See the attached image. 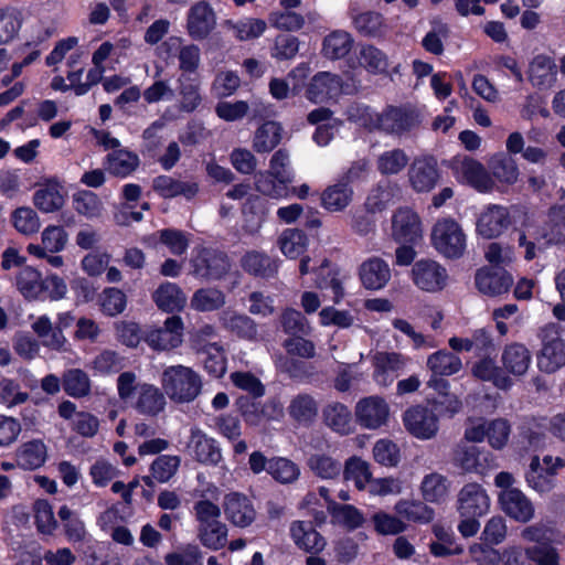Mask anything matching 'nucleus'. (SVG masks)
<instances>
[{
  "mask_svg": "<svg viewBox=\"0 0 565 565\" xmlns=\"http://www.w3.org/2000/svg\"><path fill=\"white\" fill-rule=\"evenodd\" d=\"M520 537L526 543V554L531 565H559L561 555L557 548L563 540L559 533L543 522L524 526Z\"/></svg>",
  "mask_w": 565,
  "mask_h": 565,
  "instance_id": "1",
  "label": "nucleus"
},
{
  "mask_svg": "<svg viewBox=\"0 0 565 565\" xmlns=\"http://www.w3.org/2000/svg\"><path fill=\"white\" fill-rule=\"evenodd\" d=\"M161 384L169 398L178 403L193 401L202 386L199 374L183 365L167 367L162 373Z\"/></svg>",
  "mask_w": 565,
  "mask_h": 565,
  "instance_id": "2",
  "label": "nucleus"
},
{
  "mask_svg": "<svg viewBox=\"0 0 565 565\" xmlns=\"http://www.w3.org/2000/svg\"><path fill=\"white\" fill-rule=\"evenodd\" d=\"M431 245L445 258H461L467 249L468 237L462 226L451 217L438 220L431 230Z\"/></svg>",
  "mask_w": 565,
  "mask_h": 565,
  "instance_id": "3",
  "label": "nucleus"
},
{
  "mask_svg": "<svg viewBox=\"0 0 565 565\" xmlns=\"http://www.w3.org/2000/svg\"><path fill=\"white\" fill-rule=\"evenodd\" d=\"M542 348L537 353V366L545 373H553L565 365V341L561 338L559 327L547 323L539 333Z\"/></svg>",
  "mask_w": 565,
  "mask_h": 565,
  "instance_id": "4",
  "label": "nucleus"
},
{
  "mask_svg": "<svg viewBox=\"0 0 565 565\" xmlns=\"http://www.w3.org/2000/svg\"><path fill=\"white\" fill-rule=\"evenodd\" d=\"M565 467V460L561 457L544 456L542 461L537 456L531 459L529 470L525 472V481L530 488L539 493L550 492L555 487L557 471Z\"/></svg>",
  "mask_w": 565,
  "mask_h": 565,
  "instance_id": "5",
  "label": "nucleus"
},
{
  "mask_svg": "<svg viewBox=\"0 0 565 565\" xmlns=\"http://www.w3.org/2000/svg\"><path fill=\"white\" fill-rule=\"evenodd\" d=\"M418 125L419 118L415 110L390 107L382 114H376L375 120L370 128L379 129L392 136H403Z\"/></svg>",
  "mask_w": 565,
  "mask_h": 565,
  "instance_id": "6",
  "label": "nucleus"
},
{
  "mask_svg": "<svg viewBox=\"0 0 565 565\" xmlns=\"http://www.w3.org/2000/svg\"><path fill=\"white\" fill-rule=\"evenodd\" d=\"M231 263L226 254L204 248L191 259V274L204 280H218L230 270Z\"/></svg>",
  "mask_w": 565,
  "mask_h": 565,
  "instance_id": "7",
  "label": "nucleus"
},
{
  "mask_svg": "<svg viewBox=\"0 0 565 565\" xmlns=\"http://www.w3.org/2000/svg\"><path fill=\"white\" fill-rule=\"evenodd\" d=\"M406 430L417 439L434 438L439 430V420L433 408L416 405L407 408L403 414Z\"/></svg>",
  "mask_w": 565,
  "mask_h": 565,
  "instance_id": "8",
  "label": "nucleus"
},
{
  "mask_svg": "<svg viewBox=\"0 0 565 565\" xmlns=\"http://www.w3.org/2000/svg\"><path fill=\"white\" fill-rule=\"evenodd\" d=\"M411 277L417 288L427 292L443 290L449 278L447 269L433 259L417 260L412 267Z\"/></svg>",
  "mask_w": 565,
  "mask_h": 565,
  "instance_id": "9",
  "label": "nucleus"
},
{
  "mask_svg": "<svg viewBox=\"0 0 565 565\" xmlns=\"http://www.w3.org/2000/svg\"><path fill=\"white\" fill-rule=\"evenodd\" d=\"M373 380L381 387H388L409 363V358L399 352L379 351L372 359Z\"/></svg>",
  "mask_w": 565,
  "mask_h": 565,
  "instance_id": "10",
  "label": "nucleus"
},
{
  "mask_svg": "<svg viewBox=\"0 0 565 565\" xmlns=\"http://www.w3.org/2000/svg\"><path fill=\"white\" fill-rule=\"evenodd\" d=\"M456 178L479 192H489L493 189V180L479 161L470 157L456 158L452 162Z\"/></svg>",
  "mask_w": 565,
  "mask_h": 565,
  "instance_id": "11",
  "label": "nucleus"
},
{
  "mask_svg": "<svg viewBox=\"0 0 565 565\" xmlns=\"http://www.w3.org/2000/svg\"><path fill=\"white\" fill-rule=\"evenodd\" d=\"M354 415L360 426L377 429L387 423L390 406L381 396H367L356 403Z\"/></svg>",
  "mask_w": 565,
  "mask_h": 565,
  "instance_id": "12",
  "label": "nucleus"
},
{
  "mask_svg": "<svg viewBox=\"0 0 565 565\" xmlns=\"http://www.w3.org/2000/svg\"><path fill=\"white\" fill-rule=\"evenodd\" d=\"M407 177L409 185L415 192H430L440 178L437 161L427 156L415 158L409 164Z\"/></svg>",
  "mask_w": 565,
  "mask_h": 565,
  "instance_id": "13",
  "label": "nucleus"
},
{
  "mask_svg": "<svg viewBox=\"0 0 565 565\" xmlns=\"http://www.w3.org/2000/svg\"><path fill=\"white\" fill-rule=\"evenodd\" d=\"M489 508L490 498L481 484L467 483L458 492L457 511L460 516H482Z\"/></svg>",
  "mask_w": 565,
  "mask_h": 565,
  "instance_id": "14",
  "label": "nucleus"
},
{
  "mask_svg": "<svg viewBox=\"0 0 565 565\" xmlns=\"http://www.w3.org/2000/svg\"><path fill=\"white\" fill-rule=\"evenodd\" d=\"M426 365L433 373L428 386L436 390L447 388L448 382L437 376H451L462 369L461 359L447 350H439L427 358Z\"/></svg>",
  "mask_w": 565,
  "mask_h": 565,
  "instance_id": "15",
  "label": "nucleus"
},
{
  "mask_svg": "<svg viewBox=\"0 0 565 565\" xmlns=\"http://www.w3.org/2000/svg\"><path fill=\"white\" fill-rule=\"evenodd\" d=\"M183 329L181 317L172 316L164 321L162 327L150 330L145 340L154 350H171L182 343Z\"/></svg>",
  "mask_w": 565,
  "mask_h": 565,
  "instance_id": "16",
  "label": "nucleus"
},
{
  "mask_svg": "<svg viewBox=\"0 0 565 565\" xmlns=\"http://www.w3.org/2000/svg\"><path fill=\"white\" fill-rule=\"evenodd\" d=\"M501 510L516 522L527 523L535 514L532 501L520 490H502L498 497Z\"/></svg>",
  "mask_w": 565,
  "mask_h": 565,
  "instance_id": "17",
  "label": "nucleus"
},
{
  "mask_svg": "<svg viewBox=\"0 0 565 565\" xmlns=\"http://www.w3.org/2000/svg\"><path fill=\"white\" fill-rule=\"evenodd\" d=\"M188 449L193 458L204 465L216 466L222 460L217 441L196 426L190 429Z\"/></svg>",
  "mask_w": 565,
  "mask_h": 565,
  "instance_id": "18",
  "label": "nucleus"
},
{
  "mask_svg": "<svg viewBox=\"0 0 565 565\" xmlns=\"http://www.w3.org/2000/svg\"><path fill=\"white\" fill-rule=\"evenodd\" d=\"M216 15L213 8L205 1L193 4L186 19V30L194 40H204L214 30Z\"/></svg>",
  "mask_w": 565,
  "mask_h": 565,
  "instance_id": "19",
  "label": "nucleus"
},
{
  "mask_svg": "<svg viewBox=\"0 0 565 565\" xmlns=\"http://www.w3.org/2000/svg\"><path fill=\"white\" fill-rule=\"evenodd\" d=\"M359 278L362 286L367 290L383 289L392 277L390 265L382 258L372 256L359 266Z\"/></svg>",
  "mask_w": 565,
  "mask_h": 565,
  "instance_id": "20",
  "label": "nucleus"
},
{
  "mask_svg": "<svg viewBox=\"0 0 565 565\" xmlns=\"http://www.w3.org/2000/svg\"><path fill=\"white\" fill-rule=\"evenodd\" d=\"M510 225V215L505 207L490 205L479 215L476 232L483 238L491 239L501 235Z\"/></svg>",
  "mask_w": 565,
  "mask_h": 565,
  "instance_id": "21",
  "label": "nucleus"
},
{
  "mask_svg": "<svg viewBox=\"0 0 565 565\" xmlns=\"http://www.w3.org/2000/svg\"><path fill=\"white\" fill-rule=\"evenodd\" d=\"M423 230L418 215L408 207L398 209L392 217V235L402 243H415L422 237Z\"/></svg>",
  "mask_w": 565,
  "mask_h": 565,
  "instance_id": "22",
  "label": "nucleus"
},
{
  "mask_svg": "<svg viewBox=\"0 0 565 565\" xmlns=\"http://www.w3.org/2000/svg\"><path fill=\"white\" fill-rule=\"evenodd\" d=\"M223 507L226 519L235 526H249L256 518L252 501L243 493L231 492L226 494Z\"/></svg>",
  "mask_w": 565,
  "mask_h": 565,
  "instance_id": "23",
  "label": "nucleus"
},
{
  "mask_svg": "<svg viewBox=\"0 0 565 565\" xmlns=\"http://www.w3.org/2000/svg\"><path fill=\"white\" fill-rule=\"evenodd\" d=\"M218 321L224 330L247 341H256L258 337L257 323L247 315L235 310H223Z\"/></svg>",
  "mask_w": 565,
  "mask_h": 565,
  "instance_id": "24",
  "label": "nucleus"
},
{
  "mask_svg": "<svg viewBox=\"0 0 565 565\" xmlns=\"http://www.w3.org/2000/svg\"><path fill=\"white\" fill-rule=\"evenodd\" d=\"M475 280L478 290L491 297L507 294L513 284V278L508 271L490 268L479 269Z\"/></svg>",
  "mask_w": 565,
  "mask_h": 565,
  "instance_id": "25",
  "label": "nucleus"
},
{
  "mask_svg": "<svg viewBox=\"0 0 565 565\" xmlns=\"http://www.w3.org/2000/svg\"><path fill=\"white\" fill-rule=\"evenodd\" d=\"M289 532L294 543L308 553H320L327 545L323 536L313 529L310 522L294 521Z\"/></svg>",
  "mask_w": 565,
  "mask_h": 565,
  "instance_id": "26",
  "label": "nucleus"
},
{
  "mask_svg": "<svg viewBox=\"0 0 565 565\" xmlns=\"http://www.w3.org/2000/svg\"><path fill=\"white\" fill-rule=\"evenodd\" d=\"M341 78L338 75L321 72L312 77L307 88V97L313 103H322L337 97L341 93Z\"/></svg>",
  "mask_w": 565,
  "mask_h": 565,
  "instance_id": "27",
  "label": "nucleus"
},
{
  "mask_svg": "<svg viewBox=\"0 0 565 565\" xmlns=\"http://www.w3.org/2000/svg\"><path fill=\"white\" fill-rule=\"evenodd\" d=\"M527 76L531 84L539 89L551 88L556 82L557 66L552 57L540 54L531 61Z\"/></svg>",
  "mask_w": 565,
  "mask_h": 565,
  "instance_id": "28",
  "label": "nucleus"
},
{
  "mask_svg": "<svg viewBox=\"0 0 565 565\" xmlns=\"http://www.w3.org/2000/svg\"><path fill=\"white\" fill-rule=\"evenodd\" d=\"M152 189L164 199L182 195L191 200L199 192V185L192 181H182L170 175H158L152 181Z\"/></svg>",
  "mask_w": 565,
  "mask_h": 565,
  "instance_id": "29",
  "label": "nucleus"
},
{
  "mask_svg": "<svg viewBox=\"0 0 565 565\" xmlns=\"http://www.w3.org/2000/svg\"><path fill=\"white\" fill-rule=\"evenodd\" d=\"M42 244H29L30 255L38 258L46 257V253L55 254L64 249L67 243V233L61 226L50 225L41 234Z\"/></svg>",
  "mask_w": 565,
  "mask_h": 565,
  "instance_id": "30",
  "label": "nucleus"
},
{
  "mask_svg": "<svg viewBox=\"0 0 565 565\" xmlns=\"http://www.w3.org/2000/svg\"><path fill=\"white\" fill-rule=\"evenodd\" d=\"M166 404V397L157 386L142 383L132 406L142 415L157 416L164 409Z\"/></svg>",
  "mask_w": 565,
  "mask_h": 565,
  "instance_id": "31",
  "label": "nucleus"
},
{
  "mask_svg": "<svg viewBox=\"0 0 565 565\" xmlns=\"http://www.w3.org/2000/svg\"><path fill=\"white\" fill-rule=\"evenodd\" d=\"M531 361V352L521 343H511L507 345L501 355V362L504 371L514 376L524 375L530 367Z\"/></svg>",
  "mask_w": 565,
  "mask_h": 565,
  "instance_id": "32",
  "label": "nucleus"
},
{
  "mask_svg": "<svg viewBox=\"0 0 565 565\" xmlns=\"http://www.w3.org/2000/svg\"><path fill=\"white\" fill-rule=\"evenodd\" d=\"M157 307L166 312L181 311L186 303V296L174 282L166 281L152 294Z\"/></svg>",
  "mask_w": 565,
  "mask_h": 565,
  "instance_id": "33",
  "label": "nucleus"
},
{
  "mask_svg": "<svg viewBox=\"0 0 565 565\" xmlns=\"http://www.w3.org/2000/svg\"><path fill=\"white\" fill-rule=\"evenodd\" d=\"M315 285L319 289L330 290L332 300L338 303L343 297V276L335 268H332L328 259H323L315 270Z\"/></svg>",
  "mask_w": 565,
  "mask_h": 565,
  "instance_id": "34",
  "label": "nucleus"
},
{
  "mask_svg": "<svg viewBox=\"0 0 565 565\" xmlns=\"http://www.w3.org/2000/svg\"><path fill=\"white\" fill-rule=\"evenodd\" d=\"M409 164V156L402 148H390L375 158V168L383 177L397 175Z\"/></svg>",
  "mask_w": 565,
  "mask_h": 565,
  "instance_id": "35",
  "label": "nucleus"
},
{
  "mask_svg": "<svg viewBox=\"0 0 565 565\" xmlns=\"http://www.w3.org/2000/svg\"><path fill=\"white\" fill-rule=\"evenodd\" d=\"M450 481L438 472L426 475L420 482V494L425 502L441 504L449 495Z\"/></svg>",
  "mask_w": 565,
  "mask_h": 565,
  "instance_id": "36",
  "label": "nucleus"
},
{
  "mask_svg": "<svg viewBox=\"0 0 565 565\" xmlns=\"http://www.w3.org/2000/svg\"><path fill=\"white\" fill-rule=\"evenodd\" d=\"M139 163L138 154L124 148L109 152L105 158L106 170L120 178L128 177L136 171Z\"/></svg>",
  "mask_w": 565,
  "mask_h": 565,
  "instance_id": "37",
  "label": "nucleus"
},
{
  "mask_svg": "<svg viewBox=\"0 0 565 565\" xmlns=\"http://www.w3.org/2000/svg\"><path fill=\"white\" fill-rule=\"evenodd\" d=\"M282 127L277 121H266L259 126L253 136L252 147L257 153H268L274 150L282 139Z\"/></svg>",
  "mask_w": 565,
  "mask_h": 565,
  "instance_id": "38",
  "label": "nucleus"
},
{
  "mask_svg": "<svg viewBox=\"0 0 565 565\" xmlns=\"http://www.w3.org/2000/svg\"><path fill=\"white\" fill-rule=\"evenodd\" d=\"M394 511L408 522L427 524L435 518V511L419 500L401 499L394 505Z\"/></svg>",
  "mask_w": 565,
  "mask_h": 565,
  "instance_id": "39",
  "label": "nucleus"
},
{
  "mask_svg": "<svg viewBox=\"0 0 565 565\" xmlns=\"http://www.w3.org/2000/svg\"><path fill=\"white\" fill-rule=\"evenodd\" d=\"M222 26L232 32L238 41H250L259 38L266 30L267 24L257 18H242L238 20H225Z\"/></svg>",
  "mask_w": 565,
  "mask_h": 565,
  "instance_id": "40",
  "label": "nucleus"
},
{
  "mask_svg": "<svg viewBox=\"0 0 565 565\" xmlns=\"http://www.w3.org/2000/svg\"><path fill=\"white\" fill-rule=\"evenodd\" d=\"M352 199V188L340 180L323 190L321 193V205L329 212H341L350 205Z\"/></svg>",
  "mask_w": 565,
  "mask_h": 565,
  "instance_id": "41",
  "label": "nucleus"
},
{
  "mask_svg": "<svg viewBox=\"0 0 565 565\" xmlns=\"http://www.w3.org/2000/svg\"><path fill=\"white\" fill-rule=\"evenodd\" d=\"M181 463L179 456L161 455L157 457L150 466V475L145 476L142 481L152 487L154 481L159 483L168 482L178 471Z\"/></svg>",
  "mask_w": 565,
  "mask_h": 565,
  "instance_id": "42",
  "label": "nucleus"
},
{
  "mask_svg": "<svg viewBox=\"0 0 565 565\" xmlns=\"http://www.w3.org/2000/svg\"><path fill=\"white\" fill-rule=\"evenodd\" d=\"M43 278L39 270L31 266L22 267L14 278L15 288L28 300H36L42 295Z\"/></svg>",
  "mask_w": 565,
  "mask_h": 565,
  "instance_id": "43",
  "label": "nucleus"
},
{
  "mask_svg": "<svg viewBox=\"0 0 565 565\" xmlns=\"http://www.w3.org/2000/svg\"><path fill=\"white\" fill-rule=\"evenodd\" d=\"M32 330L39 338L43 339V345L55 351H63L66 344V338L56 329L46 316L38 317L31 324Z\"/></svg>",
  "mask_w": 565,
  "mask_h": 565,
  "instance_id": "44",
  "label": "nucleus"
},
{
  "mask_svg": "<svg viewBox=\"0 0 565 565\" xmlns=\"http://www.w3.org/2000/svg\"><path fill=\"white\" fill-rule=\"evenodd\" d=\"M34 205L44 213L60 210L64 204V198L57 182L49 181L34 192Z\"/></svg>",
  "mask_w": 565,
  "mask_h": 565,
  "instance_id": "45",
  "label": "nucleus"
},
{
  "mask_svg": "<svg viewBox=\"0 0 565 565\" xmlns=\"http://www.w3.org/2000/svg\"><path fill=\"white\" fill-rule=\"evenodd\" d=\"M319 405L313 396L301 393L292 397L288 406L289 416L299 424H309L318 415Z\"/></svg>",
  "mask_w": 565,
  "mask_h": 565,
  "instance_id": "46",
  "label": "nucleus"
},
{
  "mask_svg": "<svg viewBox=\"0 0 565 565\" xmlns=\"http://www.w3.org/2000/svg\"><path fill=\"white\" fill-rule=\"evenodd\" d=\"M46 460V446L41 440L24 443L17 452L18 466L25 470L40 468Z\"/></svg>",
  "mask_w": 565,
  "mask_h": 565,
  "instance_id": "47",
  "label": "nucleus"
},
{
  "mask_svg": "<svg viewBox=\"0 0 565 565\" xmlns=\"http://www.w3.org/2000/svg\"><path fill=\"white\" fill-rule=\"evenodd\" d=\"M226 302L225 294L217 288H200L191 297V308L199 312L221 309Z\"/></svg>",
  "mask_w": 565,
  "mask_h": 565,
  "instance_id": "48",
  "label": "nucleus"
},
{
  "mask_svg": "<svg viewBox=\"0 0 565 565\" xmlns=\"http://www.w3.org/2000/svg\"><path fill=\"white\" fill-rule=\"evenodd\" d=\"M472 374L479 380L492 382L501 390H507L512 385L511 379L489 358L478 361L472 367Z\"/></svg>",
  "mask_w": 565,
  "mask_h": 565,
  "instance_id": "49",
  "label": "nucleus"
},
{
  "mask_svg": "<svg viewBox=\"0 0 565 565\" xmlns=\"http://www.w3.org/2000/svg\"><path fill=\"white\" fill-rule=\"evenodd\" d=\"M242 267L252 275L270 277L277 273L278 262L264 253L253 250L242 258Z\"/></svg>",
  "mask_w": 565,
  "mask_h": 565,
  "instance_id": "50",
  "label": "nucleus"
},
{
  "mask_svg": "<svg viewBox=\"0 0 565 565\" xmlns=\"http://www.w3.org/2000/svg\"><path fill=\"white\" fill-rule=\"evenodd\" d=\"M180 95V109L186 113L194 111L202 103L200 84L190 75L181 74L178 78Z\"/></svg>",
  "mask_w": 565,
  "mask_h": 565,
  "instance_id": "51",
  "label": "nucleus"
},
{
  "mask_svg": "<svg viewBox=\"0 0 565 565\" xmlns=\"http://www.w3.org/2000/svg\"><path fill=\"white\" fill-rule=\"evenodd\" d=\"M343 477L345 480L352 481L360 491L366 490L373 478L370 463L355 456L345 461Z\"/></svg>",
  "mask_w": 565,
  "mask_h": 565,
  "instance_id": "52",
  "label": "nucleus"
},
{
  "mask_svg": "<svg viewBox=\"0 0 565 565\" xmlns=\"http://www.w3.org/2000/svg\"><path fill=\"white\" fill-rule=\"evenodd\" d=\"M57 515L63 523L64 534L70 542L81 543L85 541L87 536L86 526L75 511L64 504L58 509Z\"/></svg>",
  "mask_w": 565,
  "mask_h": 565,
  "instance_id": "53",
  "label": "nucleus"
},
{
  "mask_svg": "<svg viewBox=\"0 0 565 565\" xmlns=\"http://www.w3.org/2000/svg\"><path fill=\"white\" fill-rule=\"evenodd\" d=\"M323 419L332 430L348 435L351 431V412L341 403H332L324 407Z\"/></svg>",
  "mask_w": 565,
  "mask_h": 565,
  "instance_id": "54",
  "label": "nucleus"
},
{
  "mask_svg": "<svg viewBox=\"0 0 565 565\" xmlns=\"http://www.w3.org/2000/svg\"><path fill=\"white\" fill-rule=\"evenodd\" d=\"M353 45L350 33L342 30L331 32L323 41V54L328 58L339 60L348 55Z\"/></svg>",
  "mask_w": 565,
  "mask_h": 565,
  "instance_id": "55",
  "label": "nucleus"
},
{
  "mask_svg": "<svg viewBox=\"0 0 565 565\" xmlns=\"http://www.w3.org/2000/svg\"><path fill=\"white\" fill-rule=\"evenodd\" d=\"M359 64L372 74H384L388 68L387 55L374 45H364L358 55Z\"/></svg>",
  "mask_w": 565,
  "mask_h": 565,
  "instance_id": "56",
  "label": "nucleus"
},
{
  "mask_svg": "<svg viewBox=\"0 0 565 565\" xmlns=\"http://www.w3.org/2000/svg\"><path fill=\"white\" fill-rule=\"evenodd\" d=\"M268 473L281 484H290L298 480L300 468L288 458L273 457L269 459Z\"/></svg>",
  "mask_w": 565,
  "mask_h": 565,
  "instance_id": "57",
  "label": "nucleus"
},
{
  "mask_svg": "<svg viewBox=\"0 0 565 565\" xmlns=\"http://www.w3.org/2000/svg\"><path fill=\"white\" fill-rule=\"evenodd\" d=\"M62 385L65 393L74 398L87 396L90 392V380L79 369H71L64 372Z\"/></svg>",
  "mask_w": 565,
  "mask_h": 565,
  "instance_id": "58",
  "label": "nucleus"
},
{
  "mask_svg": "<svg viewBox=\"0 0 565 565\" xmlns=\"http://www.w3.org/2000/svg\"><path fill=\"white\" fill-rule=\"evenodd\" d=\"M74 210L86 218H98L104 213V205L98 195L83 190L73 194Z\"/></svg>",
  "mask_w": 565,
  "mask_h": 565,
  "instance_id": "59",
  "label": "nucleus"
},
{
  "mask_svg": "<svg viewBox=\"0 0 565 565\" xmlns=\"http://www.w3.org/2000/svg\"><path fill=\"white\" fill-rule=\"evenodd\" d=\"M307 243L306 234L297 228L285 230L278 238L281 253L290 259L299 257L306 250Z\"/></svg>",
  "mask_w": 565,
  "mask_h": 565,
  "instance_id": "60",
  "label": "nucleus"
},
{
  "mask_svg": "<svg viewBox=\"0 0 565 565\" xmlns=\"http://www.w3.org/2000/svg\"><path fill=\"white\" fill-rule=\"evenodd\" d=\"M492 175L500 182L513 184L519 178V168L515 161L503 153L493 156L489 161Z\"/></svg>",
  "mask_w": 565,
  "mask_h": 565,
  "instance_id": "61",
  "label": "nucleus"
},
{
  "mask_svg": "<svg viewBox=\"0 0 565 565\" xmlns=\"http://www.w3.org/2000/svg\"><path fill=\"white\" fill-rule=\"evenodd\" d=\"M353 23L358 32L364 36L379 38L386 32L384 17L379 12H362L354 18Z\"/></svg>",
  "mask_w": 565,
  "mask_h": 565,
  "instance_id": "62",
  "label": "nucleus"
},
{
  "mask_svg": "<svg viewBox=\"0 0 565 565\" xmlns=\"http://www.w3.org/2000/svg\"><path fill=\"white\" fill-rule=\"evenodd\" d=\"M307 463L309 469L321 479H335L342 470L340 461L321 452L312 454Z\"/></svg>",
  "mask_w": 565,
  "mask_h": 565,
  "instance_id": "63",
  "label": "nucleus"
},
{
  "mask_svg": "<svg viewBox=\"0 0 565 565\" xmlns=\"http://www.w3.org/2000/svg\"><path fill=\"white\" fill-rule=\"evenodd\" d=\"M480 448L468 443L458 444L452 454L454 465L459 467L465 472L480 471L479 462Z\"/></svg>",
  "mask_w": 565,
  "mask_h": 565,
  "instance_id": "64",
  "label": "nucleus"
}]
</instances>
